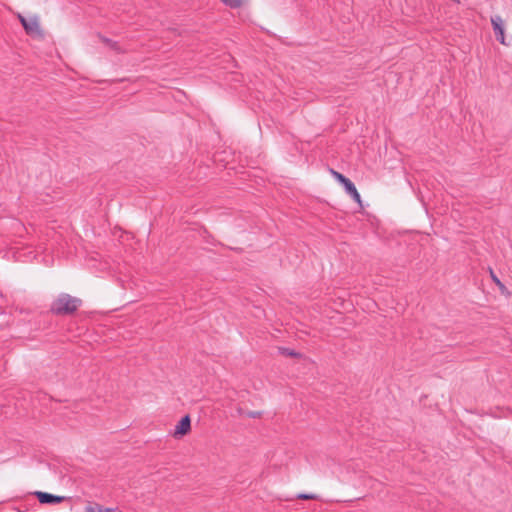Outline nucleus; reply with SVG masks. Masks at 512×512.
<instances>
[{
  "mask_svg": "<svg viewBox=\"0 0 512 512\" xmlns=\"http://www.w3.org/2000/svg\"><path fill=\"white\" fill-rule=\"evenodd\" d=\"M85 512H106V508L102 507L98 503H93L86 506Z\"/></svg>",
  "mask_w": 512,
  "mask_h": 512,
  "instance_id": "nucleus-10",
  "label": "nucleus"
},
{
  "mask_svg": "<svg viewBox=\"0 0 512 512\" xmlns=\"http://www.w3.org/2000/svg\"><path fill=\"white\" fill-rule=\"evenodd\" d=\"M191 429V419L189 415L183 416L175 426L174 435L183 436L187 434Z\"/></svg>",
  "mask_w": 512,
  "mask_h": 512,
  "instance_id": "nucleus-6",
  "label": "nucleus"
},
{
  "mask_svg": "<svg viewBox=\"0 0 512 512\" xmlns=\"http://www.w3.org/2000/svg\"><path fill=\"white\" fill-rule=\"evenodd\" d=\"M331 174L334 176V178L340 183L343 185L346 193L354 200L356 201L357 203H359L361 205V196L358 192V190L356 189V186L354 185V183L349 179L347 178L345 175H343L342 173L340 172H337L333 169H331Z\"/></svg>",
  "mask_w": 512,
  "mask_h": 512,
  "instance_id": "nucleus-2",
  "label": "nucleus"
},
{
  "mask_svg": "<svg viewBox=\"0 0 512 512\" xmlns=\"http://www.w3.org/2000/svg\"><path fill=\"white\" fill-rule=\"evenodd\" d=\"M491 25L495 34L497 41H499L502 45L507 46L505 40V28L504 21L500 15H495L491 17Z\"/></svg>",
  "mask_w": 512,
  "mask_h": 512,
  "instance_id": "nucleus-3",
  "label": "nucleus"
},
{
  "mask_svg": "<svg viewBox=\"0 0 512 512\" xmlns=\"http://www.w3.org/2000/svg\"><path fill=\"white\" fill-rule=\"evenodd\" d=\"M34 494L41 504H58L66 499L64 496H58L42 491H36Z\"/></svg>",
  "mask_w": 512,
  "mask_h": 512,
  "instance_id": "nucleus-5",
  "label": "nucleus"
},
{
  "mask_svg": "<svg viewBox=\"0 0 512 512\" xmlns=\"http://www.w3.org/2000/svg\"><path fill=\"white\" fill-rule=\"evenodd\" d=\"M490 275H491V279L492 281L498 286V288L500 289V291L502 293H505L507 292V289H506V286L500 281V279L495 275V273L493 272L492 269H490Z\"/></svg>",
  "mask_w": 512,
  "mask_h": 512,
  "instance_id": "nucleus-9",
  "label": "nucleus"
},
{
  "mask_svg": "<svg viewBox=\"0 0 512 512\" xmlns=\"http://www.w3.org/2000/svg\"><path fill=\"white\" fill-rule=\"evenodd\" d=\"M100 39L101 41L107 45L110 49L116 51V52H121V49L118 45V43L116 41H113L112 39H109L107 37H104V36H100Z\"/></svg>",
  "mask_w": 512,
  "mask_h": 512,
  "instance_id": "nucleus-7",
  "label": "nucleus"
},
{
  "mask_svg": "<svg viewBox=\"0 0 512 512\" xmlns=\"http://www.w3.org/2000/svg\"><path fill=\"white\" fill-rule=\"evenodd\" d=\"M249 418H260L262 416V412L260 411H249L246 414Z\"/></svg>",
  "mask_w": 512,
  "mask_h": 512,
  "instance_id": "nucleus-12",
  "label": "nucleus"
},
{
  "mask_svg": "<svg viewBox=\"0 0 512 512\" xmlns=\"http://www.w3.org/2000/svg\"><path fill=\"white\" fill-rule=\"evenodd\" d=\"M82 305L80 298L71 296L68 293H60L51 303L50 312L57 316L74 314Z\"/></svg>",
  "mask_w": 512,
  "mask_h": 512,
  "instance_id": "nucleus-1",
  "label": "nucleus"
},
{
  "mask_svg": "<svg viewBox=\"0 0 512 512\" xmlns=\"http://www.w3.org/2000/svg\"><path fill=\"white\" fill-rule=\"evenodd\" d=\"M225 5L231 8H238L242 5V0H222Z\"/></svg>",
  "mask_w": 512,
  "mask_h": 512,
  "instance_id": "nucleus-11",
  "label": "nucleus"
},
{
  "mask_svg": "<svg viewBox=\"0 0 512 512\" xmlns=\"http://www.w3.org/2000/svg\"><path fill=\"white\" fill-rule=\"evenodd\" d=\"M285 351H287V354L290 355V356H297L298 353L294 352V351H289L288 349H285Z\"/></svg>",
  "mask_w": 512,
  "mask_h": 512,
  "instance_id": "nucleus-13",
  "label": "nucleus"
},
{
  "mask_svg": "<svg viewBox=\"0 0 512 512\" xmlns=\"http://www.w3.org/2000/svg\"><path fill=\"white\" fill-rule=\"evenodd\" d=\"M19 20L27 34L38 36L42 35L39 21L36 17H31L27 19L24 16L19 15Z\"/></svg>",
  "mask_w": 512,
  "mask_h": 512,
  "instance_id": "nucleus-4",
  "label": "nucleus"
},
{
  "mask_svg": "<svg viewBox=\"0 0 512 512\" xmlns=\"http://www.w3.org/2000/svg\"><path fill=\"white\" fill-rule=\"evenodd\" d=\"M296 498L300 500H322L318 494L314 493H299L297 494Z\"/></svg>",
  "mask_w": 512,
  "mask_h": 512,
  "instance_id": "nucleus-8",
  "label": "nucleus"
}]
</instances>
